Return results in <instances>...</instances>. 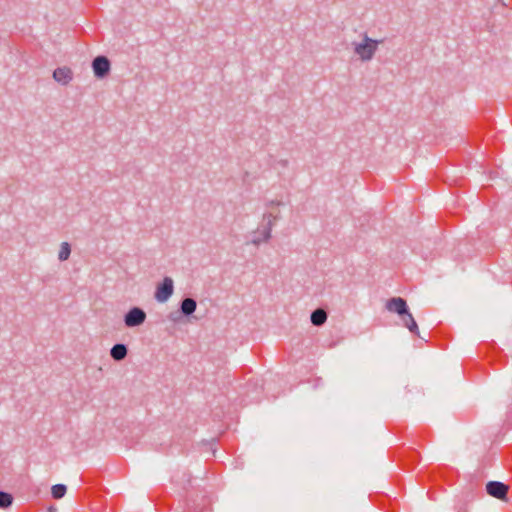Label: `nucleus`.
Wrapping results in <instances>:
<instances>
[{
    "label": "nucleus",
    "instance_id": "f257e3e1",
    "mask_svg": "<svg viewBox=\"0 0 512 512\" xmlns=\"http://www.w3.org/2000/svg\"><path fill=\"white\" fill-rule=\"evenodd\" d=\"M284 205L282 200L265 201V211L262 215L261 226L264 227V240H270L272 237V229L277 221L281 218L280 206Z\"/></svg>",
    "mask_w": 512,
    "mask_h": 512
},
{
    "label": "nucleus",
    "instance_id": "f03ea898",
    "mask_svg": "<svg viewBox=\"0 0 512 512\" xmlns=\"http://www.w3.org/2000/svg\"><path fill=\"white\" fill-rule=\"evenodd\" d=\"M360 37V41L352 42L353 52L360 61L369 62L374 58L383 40L372 39L367 33H362Z\"/></svg>",
    "mask_w": 512,
    "mask_h": 512
},
{
    "label": "nucleus",
    "instance_id": "7ed1b4c3",
    "mask_svg": "<svg viewBox=\"0 0 512 512\" xmlns=\"http://www.w3.org/2000/svg\"><path fill=\"white\" fill-rule=\"evenodd\" d=\"M174 292V282L171 277H164L161 283H158L156 286L154 298L156 301L160 303H164L168 301V299L173 295Z\"/></svg>",
    "mask_w": 512,
    "mask_h": 512
},
{
    "label": "nucleus",
    "instance_id": "20e7f679",
    "mask_svg": "<svg viewBox=\"0 0 512 512\" xmlns=\"http://www.w3.org/2000/svg\"><path fill=\"white\" fill-rule=\"evenodd\" d=\"M147 318L146 312L139 307L131 308L124 316L126 327L133 328L142 325Z\"/></svg>",
    "mask_w": 512,
    "mask_h": 512
},
{
    "label": "nucleus",
    "instance_id": "39448f33",
    "mask_svg": "<svg viewBox=\"0 0 512 512\" xmlns=\"http://www.w3.org/2000/svg\"><path fill=\"white\" fill-rule=\"evenodd\" d=\"M110 61L105 56H97L92 62L93 72L96 77L104 78L110 72Z\"/></svg>",
    "mask_w": 512,
    "mask_h": 512
},
{
    "label": "nucleus",
    "instance_id": "423d86ee",
    "mask_svg": "<svg viewBox=\"0 0 512 512\" xmlns=\"http://www.w3.org/2000/svg\"><path fill=\"white\" fill-rule=\"evenodd\" d=\"M508 486L502 482L490 481L486 485L487 493L497 499H504L508 493Z\"/></svg>",
    "mask_w": 512,
    "mask_h": 512
},
{
    "label": "nucleus",
    "instance_id": "0eeeda50",
    "mask_svg": "<svg viewBox=\"0 0 512 512\" xmlns=\"http://www.w3.org/2000/svg\"><path fill=\"white\" fill-rule=\"evenodd\" d=\"M386 309L389 312L398 314L399 316L407 314L408 307L406 301L401 297H393L386 302Z\"/></svg>",
    "mask_w": 512,
    "mask_h": 512
},
{
    "label": "nucleus",
    "instance_id": "6e6552de",
    "mask_svg": "<svg viewBox=\"0 0 512 512\" xmlns=\"http://www.w3.org/2000/svg\"><path fill=\"white\" fill-rule=\"evenodd\" d=\"M53 79L61 85H67L73 79V72L69 67H58L53 72Z\"/></svg>",
    "mask_w": 512,
    "mask_h": 512
},
{
    "label": "nucleus",
    "instance_id": "1a4fd4ad",
    "mask_svg": "<svg viewBox=\"0 0 512 512\" xmlns=\"http://www.w3.org/2000/svg\"><path fill=\"white\" fill-rule=\"evenodd\" d=\"M197 308V302L190 297L184 298L180 303V311L185 316L192 315Z\"/></svg>",
    "mask_w": 512,
    "mask_h": 512
},
{
    "label": "nucleus",
    "instance_id": "9d476101",
    "mask_svg": "<svg viewBox=\"0 0 512 512\" xmlns=\"http://www.w3.org/2000/svg\"><path fill=\"white\" fill-rule=\"evenodd\" d=\"M127 354V346L121 343L115 344L110 350V355L115 361H122L126 358Z\"/></svg>",
    "mask_w": 512,
    "mask_h": 512
},
{
    "label": "nucleus",
    "instance_id": "9b49d317",
    "mask_svg": "<svg viewBox=\"0 0 512 512\" xmlns=\"http://www.w3.org/2000/svg\"><path fill=\"white\" fill-rule=\"evenodd\" d=\"M403 324L405 327L408 328V330L415 334V335H419V328H418V325L413 317V315L407 311V314H403L400 316Z\"/></svg>",
    "mask_w": 512,
    "mask_h": 512
},
{
    "label": "nucleus",
    "instance_id": "f8f14e48",
    "mask_svg": "<svg viewBox=\"0 0 512 512\" xmlns=\"http://www.w3.org/2000/svg\"><path fill=\"white\" fill-rule=\"evenodd\" d=\"M327 320V313L325 310L318 308L311 313V322L315 326L323 325Z\"/></svg>",
    "mask_w": 512,
    "mask_h": 512
},
{
    "label": "nucleus",
    "instance_id": "ddd939ff",
    "mask_svg": "<svg viewBox=\"0 0 512 512\" xmlns=\"http://www.w3.org/2000/svg\"><path fill=\"white\" fill-rule=\"evenodd\" d=\"M269 240H264V227H259L256 231L253 232V237L251 239V244L254 246H259L261 243H266Z\"/></svg>",
    "mask_w": 512,
    "mask_h": 512
},
{
    "label": "nucleus",
    "instance_id": "4468645a",
    "mask_svg": "<svg viewBox=\"0 0 512 512\" xmlns=\"http://www.w3.org/2000/svg\"><path fill=\"white\" fill-rule=\"evenodd\" d=\"M71 254V246L68 242H62L60 246V251L58 253V259L60 261H66Z\"/></svg>",
    "mask_w": 512,
    "mask_h": 512
},
{
    "label": "nucleus",
    "instance_id": "2eb2a0df",
    "mask_svg": "<svg viewBox=\"0 0 512 512\" xmlns=\"http://www.w3.org/2000/svg\"><path fill=\"white\" fill-rule=\"evenodd\" d=\"M67 488L63 484H56L52 486L51 493L53 498L55 499H61L66 494Z\"/></svg>",
    "mask_w": 512,
    "mask_h": 512
},
{
    "label": "nucleus",
    "instance_id": "dca6fc26",
    "mask_svg": "<svg viewBox=\"0 0 512 512\" xmlns=\"http://www.w3.org/2000/svg\"><path fill=\"white\" fill-rule=\"evenodd\" d=\"M13 503V497L7 492L0 491V508L6 509Z\"/></svg>",
    "mask_w": 512,
    "mask_h": 512
},
{
    "label": "nucleus",
    "instance_id": "f3484780",
    "mask_svg": "<svg viewBox=\"0 0 512 512\" xmlns=\"http://www.w3.org/2000/svg\"><path fill=\"white\" fill-rule=\"evenodd\" d=\"M47 512H57L55 507H50Z\"/></svg>",
    "mask_w": 512,
    "mask_h": 512
}]
</instances>
